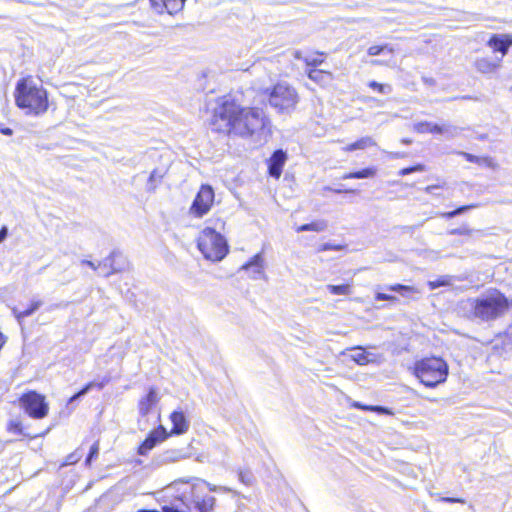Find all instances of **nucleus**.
<instances>
[{
	"label": "nucleus",
	"mask_w": 512,
	"mask_h": 512,
	"mask_svg": "<svg viewBox=\"0 0 512 512\" xmlns=\"http://www.w3.org/2000/svg\"><path fill=\"white\" fill-rule=\"evenodd\" d=\"M471 230L467 227H460L456 229L450 230L449 234L451 235H469Z\"/></svg>",
	"instance_id": "obj_44"
},
{
	"label": "nucleus",
	"mask_w": 512,
	"mask_h": 512,
	"mask_svg": "<svg viewBox=\"0 0 512 512\" xmlns=\"http://www.w3.org/2000/svg\"><path fill=\"white\" fill-rule=\"evenodd\" d=\"M236 512H249V508L244 504H239Z\"/></svg>",
	"instance_id": "obj_56"
},
{
	"label": "nucleus",
	"mask_w": 512,
	"mask_h": 512,
	"mask_svg": "<svg viewBox=\"0 0 512 512\" xmlns=\"http://www.w3.org/2000/svg\"><path fill=\"white\" fill-rule=\"evenodd\" d=\"M164 174H165V172L163 170L154 169L151 172L149 180H148V188L150 190H154L156 188L157 184L160 183L161 180L163 179Z\"/></svg>",
	"instance_id": "obj_30"
},
{
	"label": "nucleus",
	"mask_w": 512,
	"mask_h": 512,
	"mask_svg": "<svg viewBox=\"0 0 512 512\" xmlns=\"http://www.w3.org/2000/svg\"><path fill=\"white\" fill-rule=\"evenodd\" d=\"M182 458H184V453L182 450L169 449V450H166L163 453L159 454L155 458V463L157 465H164V464H169V463L179 461Z\"/></svg>",
	"instance_id": "obj_16"
},
{
	"label": "nucleus",
	"mask_w": 512,
	"mask_h": 512,
	"mask_svg": "<svg viewBox=\"0 0 512 512\" xmlns=\"http://www.w3.org/2000/svg\"><path fill=\"white\" fill-rule=\"evenodd\" d=\"M369 87L377 90L379 93H382V94H387L392 91V89L389 85H384V84L378 83L376 81H371L369 83Z\"/></svg>",
	"instance_id": "obj_37"
},
{
	"label": "nucleus",
	"mask_w": 512,
	"mask_h": 512,
	"mask_svg": "<svg viewBox=\"0 0 512 512\" xmlns=\"http://www.w3.org/2000/svg\"><path fill=\"white\" fill-rule=\"evenodd\" d=\"M197 246L204 258L213 262L221 261L228 253L226 239L211 227H205L201 231Z\"/></svg>",
	"instance_id": "obj_5"
},
{
	"label": "nucleus",
	"mask_w": 512,
	"mask_h": 512,
	"mask_svg": "<svg viewBox=\"0 0 512 512\" xmlns=\"http://www.w3.org/2000/svg\"><path fill=\"white\" fill-rule=\"evenodd\" d=\"M98 453H99V443H98V442H95V443L91 446V448H90V452H89V454H88V456H87V458H86V460H85L86 465H90L91 461H92L95 457H97Z\"/></svg>",
	"instance_id": "obj_39"
},
{
	"label": "nucleus",
	"mask_w": 512,
	"mask_h": 512,
	"mask_svg": "<svg viewBox=\"0 0 512 512\" xmlns=\"http://www.w3.org/2000/svg\"><path fill=\"white\" fill-rule=\"evenodd\" d=\"M332 249H334V250H338V249H340V246H333V245H331V244H329V243H326V244H324V245L322 246V248H321V250H323V251H326V250H332Z\"/></svg>",
	"instance_id": "obj_52"
},
{
	"label": "nucleus",
	"mask_w": 512,
	"mask_h": 512,
	"mask_svg": "<svg viewBox=\"0 0 512 512\" xmlns=\"http://www.w3.org/2000/svg\"><path fill=\"white\" fill-rule=\"evenodd\" d=\"M268 123L262 109L241 107L234 100L222 98L214 109L210 124L216 132L247 138L265 129Z\"/></svg>",
	"instance_id": "obj_1"
},
{
	"label": "nucleus",
	"mask_w": 512,
	"mask_h": 512,
	"mask_svg": "<svg viewBox=\"0 0 512 512\" xmlns=\"http://www.w3.org/2000/svg\"><path fill=\"white\" fill-rule=\"evenodd\" d=\"M478 165H484L491 168H494L495 166L493 159L490 157H480V163H478Z\"/></svg>",
	"instance_id": "obj_46"
},
{
	"label": "nucleus",
	"mask_w": 512,
	"mask_h": 512,
	"mask_svg": "<svg viewBox=\"0 0 512 512\" xmlns=\"http://www.w3.org/2000/svg\"><path fill=\"white\" fill-rule=\"evenodd\" d=\"M168 436L169 433L165 427L159 426L157 429H154L140 445L138 453L140 455H146L148 451L156 446L157 443L164 441Z\"/></svg>",
	"instance_id": "obj_9"
},
{
	"label": "nucleus",
	"mask_w": 512,
	"mask_h": 512,
	"mask_svg": "<svg viewBox=\"0 0 512 512\" xmlns=\"http://www.w3.org/2000/svg\"><path fill=\"white\" fill-rule=\"evenodd\" d=\"M214 202V191L209 185H202L191 207L190 213L195 217H203L209 212Z\"/></svg>",
	"instance_id": "obj_8"
},
{
	"label": "nucleus",
	"mask_w": 512,
	"mask_h": 512,
	"mask_svg": "<svg viewBox=\"0 0 512 512\" xmlns=\"http://www.w3.org/2000/svg\"><path fill=\"white\" fill-rule=\"evenodd\" d=\"M158 396L155 388H150L148 394L139 401V413L146 416L157 404Z\"/></svg>",
	"instance_id": "obj_14"
},
{
	"label": "nucleus",
	"mask_w": 512,
	"mask_h": 512,
	"mask_svg": "<svg viewBox=\"0 0 512 512\" xmlns=\"http://www.w3.org/2000/svg\"><path fill=\"white\" fill-rule=\"evenodd\" d=\"M327 290L333 295H349L351 287L349 284L342 285H327Z\"/></svg>",
	"instance_id": "obj_31"
},
{
	"label": "nucleus",
	"mask_w": 512,
	"mask_h": 512,
	"mask_svg": "<svg viewBox=\"0 0 512 512\" xmlns=\"http://www.w3.org/2000/svg\"><path fill=\"white\" fill-rule=\"evenodd\" d=\"M150 1V5L152 7V9L156 12V13H159L161 14L163 12V9H164V5H163V0H149Z\"/></svg>",
	"instance_id": "obj_41"
},
{
	"label": "nucleus",
	"mask_w": 512,
	"mask_h": 512,
	"mask_svg": "<svg viewBox=\"0 0 512 512\" xmlns=\"http://www.w3.org/2000/svg\"><path fill=\"white\" fill-rule=\"evenodd\" d=\"M308 77L312 81L321 85L328 84L333 79L332 73L319 69L309 70Z\"/></svg>",
	"instance_id": "obj_20"
},
{
	"label": "nucleus",
	"mask_w": 512,
	"mask_h": 512,
	"mask_svg": "<svg viewBox=\"0 0 512 512\" xmlns=\"http://www.w3.org/2000/svg\"><path fill=\"white\" fill-rule=\"evenodd\" d=\"M79 458H80V456L77 455V453L70 454L67 457V463L68 464H73V463L77 462L79 460Z\"/></svg>",
	"instance_id": "obj_49"
},
{
	"label": "nucleus",
	"mask_w": 512,
	"mask_h": 512,
	"mask_svg": "<svg viewBox=\"0 0 512 512\" xmlns=\"http://www.w3.org/2000/svg\"><path fill=\"white\" fill-rule=\"evenodd\" d=\"M440 501L446 502V503H465V500L462 498H454V497H441Z\"/></svg>",
	"instance_id": "obj_47"
},
{
	"label": "nucleus",
	"mask_w": 512,
	"mask_h": 512,
	"mask_svg": "<svg viewBox=\"0 0 512 512\" xmlns=\"http://www.w3.org/2000/svg\"><path fill=\"white\" fill-rule=\"evenodd\" d=\"M403 142L406 143V144L410 143L409 140H403Z\"/></svg>",
	"instance_id": "obj_59"
},
{
	"label": "nucleus",
	"mask_w": 512,
	"mask_h": 512,
	"mask_svg": "<svg viewBox=\"0 0 512 512\" xmlns=\"http://www.w3.org/2000/svg\"><path fill=\"white\" fill-rule=\"evenodd\" d=\"M239 480L246 485H250L252 483V475L250 472L241 471L239 473Z\"/></svg>",
	"instance_id": "obj_42"
},
{
	"label": "nucleus",
	"mask_w": 512,
	"mask_h": 512,
	"mask_svg": "<svg viewBox=\"0 0 512 512\" xmlns=\"http://www.w3.org/2000/svg\"><path fill=\"white\" fill-rule=\"evenodd\" d=\"M186 0H163V5L166 11L173 15L179 11H181L184 8Z\"/></svg>",
	"instance_id": "obj_27"
},
{
	"label": "nucleus",
	"mask_w": 512,
	"mask_h": 512,
	"mask_svg": "<svg viewBox=\"0 0 512 512\" xmlns=\"http://www.w3.org/2000/svg\"><path fill=\"white\" fill-rule=\"evenodd\" d=\"M439 134L444 135L447 139L454 138L459 134V128L452 125H440Z\"/></svg>",
	"instance_id": "obj_34"
},
{
	"label": "nucleus",
	"mask_w": 512,
	"mask_h": 512,
	"mask_svg": "<svg viewBox=\"0 0 512 512\" xmlns=\"http://www.w3.org/2000/svg\"><path fill=\"white\" fill-rule=\"evenodd\" d=\"M242 270L250 271L253 279L264 278V259L261 253L254 255L250 261L242 265Z\"/></svg>",
	"instance_id": "obj_10"
},
{
	"label": "nucleus",
	"mask_w": 512,
	"mask_h": 512,
	"mask_svg": "<svg viewBox=\"0 0 512 512\" xmlns=\"http://www.w3.org/2000/svg\"><path fill=\"white\" fill-rule=\"evenodd\" d=\"M109 382V378H104L103 381L101 382H89L88 384H86L79 392H77L76 394H74L70 399H69V404H72L73 402H75L76 400H78L79 398H81L82 396L86 395L93 387H97L99 390L103 389V387Z\"/></svg>",
	"instance_id": "obj_21"
},
{
	"label": "nucleus",
	"mask_w": 512,
	"mask_h": 512,
	"mask_svg": "<svg viewBox=\"0 0 512 512\" xmlns=\"http://www.w3.org/2000/svg\"><path fill=\"white\" fill-rule=\"evenodd\" d=\"M386 50L389 51L390 53L394 52V49L392 47H390L388 44H385L382 46H379V45L370 46L367 50V53L370 56H377Z\"/></svg>",
	"instance_id": "obj_35"
},
{
	"label": "nucleus",
	"mask_w": 512,
	"mask_h": 512,
	"mask_svg": "<svg viewBox=\"0 0 512 512\" xmlns=\"http://www.w3.org/2000/svg\"><path fill=\"white\" fill-rule=\"evenodd\" d=\"M20 405L25 412L34 419H42L47 416L49 406L45 397L36 391H29L19 399Z\"/></svg>",
	"instance_id": "obj_7"
},
{
	"label": "nucleus",
	"mask_w": 512,
	"mask_h": 512,
	"mask_svg": "<svg viewBox=\"0 0 512 512\" xmlns=\"http://www.w3.org/2000/svg\"><path fill=\"white\" fill-rule=\"evenodd\" d=\"M375 299L378 300V301H391V302H397L398 301V298L396 296H393V295H389V294H386V293H381V292H377L375 294Z\"/></svg>",
	"instance_id": "obj_40"
},
{
	"label": "nucleus",
	"mask_w": 512,
	"mask_h": 512,
	"mask_svg": "<svg viewBox=\"0 0 512 512\" xmlns=\"http://www.w3.org/2000/svg\"><path fill=\"white\" fill-rule=\"evenodd\" d=\"M414 130L418 133H436L441 130L440 125L430 122H419L414 125Z\"/></svg>",
	"instance_id": "obj_26"
},
{
	"label": "nucleus",
	"mask_w": 512,
	"mask_h": 512,
	"mask_svg": "<svg viewBox=\"0 0 512 512\" xmlns=\"http://www.w3.org/2000/svg\"><path fill=\"white\" fill-rule=\"evenodd\" d=\"M286 153L282 150H276L269 160V174L272 177L279 178L282 173V167L286 161Z\"/></svg>",
	"instance_id": "obj_13"
},
{
	"label": "nucleus",
	"mask_w": 512,
	"mask_h": 512,
	"mask_svg": "<svg viewBox=\"0 0 512 512\" xmlns=\"http://www.w3.org/2000/svg\"><path fill=\"white\" fill-rule=\"evenodd\" d=\"M9 431H12V432H16V433H21L22 432V428H21V424L19 422H14V421H11L9 423Z\"/></svg>",
	"instance_id": "obj_48"
},
{
	"label": "nucleus",
	"mask_w": 512,
	"mask_h": 512,
	"mask_svg": "<svg viewBox=\"0 0 512 512\" xmlns=\"http://www.w3.org/2000/svg\"><path fill=\"white\" fill-rule=\"evenodd\" d=\"M117 255L118 254L116 252H112L108 257H106L102 262L98 264L101 275L108 277L118 271V269L114 267V259Z\"/></svg>",
	"instance_id": "obj_18"
},
{
	"label": "nucleus",
	"mask_w": 512,
	"mask_h": 512,
	"mask_svg": "<svg viewBox=\"0 0 512 512\" xmlns=\"http://www.w3.org/2000/svg\"><path fill=\"white\" fill-rule=\"evenodd\" d=\"M0 132H1L3 135H6V136H11V135L13 134L12 129H10V128H8V127L1 128V129H0Z\"/></svg>",
	"instance_id": "obj_53"
},
{
	"label": "nucleus",
	"mask_w": 512,
	"mask_h": 512,
	"mask_svg": "<svg viewBox=\"0 0 512 512\" xmlns=\"http://www.w3.org/2000/svg\"><path fill=\"white\" fill-rule=\"evenodd\" d=\"M352 407L357 408V409H361V410H365V411L377 412L379 414H387V415H392L393 414L392 411L389 410L386 407L363 405L360 402H353Z\"/></svg>",
	"instance_id": "obj_28"
},
{
	"label": "nucleus",
	"mask_w": 512,
	"mask_h": 512,
	"mask_svg": "<svg viewBox=\"0 0 512 512\" xmlns=\"http://www.w3.org/2000/svg\"><path fill=\"white\" fill-rule=\"evenodd\" d=\"M295 58L297 59H302V56H301V52L300 51H296L295 54H294Z\"/></svg>",
	"instance_id": "obj_57"
},
{
	"label": "nucleus",
	"mask_w": 512,
	"mask_h": 512,
	"mask_svg": "<svg viewBox=\"0 0 512 512\" xmlns=\"http://www.w3.org/2000/svg\"><path fill=\"white\" fill-rule=\"evenodd\" d=\"M351 359L359 365H366L375 361V355L363 350L362 347L352 349Z\"/></svg>",
	"instance_id": "obj_17"
},
{
	"label": "nucleus",
	"mask_w": 512,
	"mask_h": 512,
	"mask_svg": "<svg viewBox=\"0 0 512 512\" xmlns=\"http://www.w3.org/2000/svg\"><path fill=\"white\" fill-rule=\"evenodd\" d=\"M327 225L324 221L319 222H313L309 224H303L297 228L298 232H304V231H316V232H322L326 229Z\"/></svg>",
	"instance_id": "obj_29"
},
{
	"label": "nucleus",
	"mask_w": 512,
	"mask_h": 512,
	"mask_svg": "<svg viewBox=\"0 0 512 512\" xmlns=\"http://www.w3.org/2000/svg\"><path fill=\"white\" fill-rule=\"evenodd\" d=\"M474 207H476V205L461 206L453 211L442 213L441 216H443L445 218H454V217H456Z\"/></svg>",
	"instance_id": "obj_36"
},
{
	"label": "nucleus",
	"mask_w": 512,
	"mask_h": 512,
	"mask_svg": "<svg viewBox=\"0 0 512 512\" xmlns=\"http://www.w3.org/2000/svg\"><path fill=\"white\" fill-rule=\"evenodd\" d=\"M447 363L438 357L425 358L418 361L414 367L415 376L426 387L434 388L446 381L448 376Z\"/></svg>",
	"instance_id": "obj_4"
},
{
	"label": "nucleus",
	"mask_w": 512,
	"mask_h": 512,
	"mask_svg": "<svg viewBox=\"0 0 512 512\" xmlns=\"http://www.w3.org/2000/svg\"><path fill=\"white\" fill-rule=\"evenodd\" d=\"M195 491L196 490H191L194 508L199 512H211L215 504V498L210 495L200 498L195 495Z\"/></svg>",
	"instance_id": "obj_15"
},
{
	"label": "nucleus",
	"mask_w": 512,
	"mask_h": 512,
	"mask_svg": "<svg viewBox=\"0 0 512 512\" xmlns=\"http://www.w3.org/2000/svg\"><path fill=\"white\" fill-rule=\"evenodd\" d=\"M389 291L399 292L403 297H410L412 294H419L420 291L413 286H406L402 284L389 285L386 287Z\"/></svg>",
	"instance_id": "obj_23"
},
{
	"label": "nucleus",
	"mask_w": 512,
	"mask_h": 512,
	"mask_svg": "<svg viewBox=\"0 0 512 512\" xmlns=\"http://www.w3.org/2000/svg\"><path fill=\"white\" fill-rule=\"evenodd\" d=\"M510 90L512 91V87L510 88Z\"/></svg>",
	"instance_id": "obj_60"
},
{
	"label": "nucleus",
	"mask_w": 512,
	"mask_h": 512,
	"mask_svg": "<svg viewBox=\"0 0 512 512\" xmlns=\"http://www.w3.org/2000/svg\"><path fill=\"white\" fill-rule=\"evenodd\" d=\"M441 188L440 185H430L425 188L427 193H432L434 189Z\"/></svg>",
	"instance_id": "obj_55"
},
{
	"label": "nucleus",
	"mask_w": 512,
	"mask_h": 512,
	"mask_svg": "<svg viewBox=\"0 0 512 512\" xmlns=\"http://www.w3.org/2000/svg\"><path fill=\"white\" fill-rule=\"evenodd\" d=\"M304 61L308 66L316 67L323 62V59H320L318 57H306L304 58Z\"/></svg>",
	"instance_id": "obj_43"
},
{
	"label": "nucleus",
	"mask_w": 512,
	"mask_h": 512,
	"mask_svg": "<svg viewBox=\"0 0 512 512\" xmlns=\"http://www.w3.org/2000/svg\"><path fill=\"white\" fill-rule=\"evenodd\" d=\"M14 97L17 107L24 110L27 115L41 116L49 108L46 89L31 77L18 80Z\"/></svg>",
	"instance_id": "obj_3"
},
{
	"label": "nucleus",
	"mask_w": 512,
	"mask_h": 512,
	"mask_svg": "<svg viewBox=\"0 0 512 512\" xmlns=\"http://www.w3.org/2000/svg\"><path fill=\"white\" fill-rule=\"evenodd\" d=\"M81 264L83 265H88L90 268H92L93 270H97L99 269L98 265H96L94 262L92 261H89V260H82L81 261Z\"/></svg>",
	"instance_id": "obj_51"
},
{
	"label": "nucleus",
	"mask_w": 512,
	"mask_h": 512,
	"mask_svg": "<svg viewBox=\"0 0 512 512\" xmlns=\"http://www.w3.org/2000/svg\"><path fill=\"white\" fill-rule=\"evenodd\" d=\"M488 46L494 51L501 52L502 55H506L510 46H512L511 35H493L488 41Z\"/></svg>",
	"instance_id": "obj_12"
},
{
	"label": "nucleus",
	"mask_w": 512,
	"mask_h": 512,
	"mask_svg": "<svg viewBox=\"0 0 512 512\" xmlns=\"http://www.w3.org/2000/svg\"><path fill=\"white\" fill-rule=\"evenodd\" d=\"M425 170V166L422 164H417L412 167L403 168L399 171V175L405 176L413 172H422Z\"/></svg>",
	"instance_id": "obj_38"
},
{
	"label": "nucleus",
	"mask_w": 512,
	"mask_h": 512,
	"mask_svg": "<svg viewBox=\"0 0 512 512\" xmlns=\"http://www.w3.org/2000/svg\"><path fill=\"white\" fill-rule=\"evenodd\" d=\"M372 146H376V142L374 141V139L372 137L366 136V137L360 138L359 140H357L354 143L347 145L346 147L343 148V150L346 152H351L354 150H363V149H366L367 147H372Z\"/></svg>",
	"instance_id": "obj_22"
},
{
	"label": "nucleus",
	"mask_w": 512,
	"mask_h": 512,
	"mask_svg": "<svg viewBox=\"0 0 512 512\" xmlns=\"http://www.w3.org/2000/svg\"><path fill=\"white\" fill-rule=\"evenodd\" d=\"M8 235V228L6 226H3L0 229V243H2Z\"/></svg>",
	"instance_id": "obj_50"
},
{
	"label": "nucleus",
	"mask_w": 512,
	"mask_h": 512,
	"mask_svg": "<svg viewBox=\"0 0 512 512\" xmlns=\"http://www.w3.org/2000/svg\"><path fill=\"white\" fill-rule=\"evenodd\" d=\"M461 156H463L467 161L472 163H480V157L475 156L473 154L467 153V152H459Z\"/></svg>",
	"instance_id": "obj_45"
},
{
	"label": "nucleus",
	"mask_w": 512,
	"mask_h": 512,
	"mask_svg": "<svg viewBox=\"0 0 512 512\" xmlns=\"http://www.w3.org/2000/svg\"><path fill=\"white\" fill-rule=\"evenodd\" d=\"M376 175V168L368 167L361 171L357 172H351L348 174H345L342 178L343 179H364V178H371Z\"/></svg>",
	"instance_id": "obj_25"
},
{
	"label": "nucleus",
	"mask_w": 512,
	"mask_h": 512,
	"mask_svg": "<svg viewBox=\"0 0 512 512\" xmlns=\"http://www.w3.org/2000/svg\"><path fill=\"white\" fill-rule=\"evenodd\" d=\"M298 102L297 91L286 82L277 83L269 93V104L279 113H291Z\"/></svg>",
	"instance_id": "obj_6"
},
{
	"label": "nucleus",
	"mask_w": 512,
	"mask_h": 512,
	"mask_svg": "<svg viewBox=\"0 0 512 512\" xmlns=\"http://www.w3.org/2000/svg\"><path fill=\"white\" fill-rule=\"evenodd\" d=\"M7 342V336H5L2 332H0V350Z\"/></svg>",
	"instance_id": "obj_54"
},
{
	"label": "nucleus",
	"mask_w": 512,
	"mask_h": 512,
	"mask_svg": "<svg viewBox=\"0 0 512 512\" xmlns=\"http://www.w3.org/2000/svg\"><path fill=\"white\" fill-rule=\"evenodd\" d=\"M42 304H43V302L41 300H33L31 302L30 306L26 310L19 311L17 308H13L12 313L15 316V318L17 319V321L21 324L22 320L25 317L31 316L34 312H36L42 306Z\"/></svg>",
	"instance_id": "obj_19"
},
{
	"label": "nucleus",
	"mask_w": 512,
	"mask_h": 512,
	"mask_svg": "<svg viewBox=\"0 0 512 512\" xmlns=\"http://www.w3.org/2000/svg\"><path fill=\"white\" fill-rule=\"evenodd\" d=\"M475 66L481 73H492L499 67V64L493 63L487 58H481L475 62Z\"/></svg>",
	"instance_id": "obj_24"
},
{
	"label": "nucleus",
	"mask_w": 512,
	"mask_h": 512,
	"mask_svg": "<svg viewBox=\"0 0 512 512\" xmlns=\"http://www.w3.org/2000/svg\"><path fill=\"white\" fill-rule=\"evenodd\" d=\"M452 285V277L451 276H442L437 280L429 281L428 286L431 290H434L436 288L442 287V286H450Z\"/></svg>",
	"instance_id": "obj_33"
},
{
	"label": "nucleus",
	"mask_w": 512,
	"mask_h": 512,
	"mask_svg": "<svg viewBox=\"0 0 512 512\" xmlns=\"http://www.w3.org/2000/svg\"><path fill=\"white\" fill-rule=\"evenodd\" d=\"M170 420L173 424V427L169 435H181L188 431L190 424L182 411L172 412L170 415Z\"/></svg>",
	"instance_id": "obj_11"
},
{
	"label": "nucleus",
	"mask_w": 512,
	"mask_h": 512,
	"mask_svg": "<svg viewBox=\"0 0 512 512\" xmlns=\"http://www.w3.org/2000/svg\"><path fill=\"white\" fill-rule=\"evenodd\" d=\"M467 318L491 322L503 317L509 310V300L497 289H489L463 303Z\"/></svg>",
	"instance_id": "obj_2"
},
{
	"label": "nucleus",
	"mask_w": 512,
	"mask_h": 512,
	"mask_svg": "<svg viewBox=\"0 0 512 512\" xmlns=\"http://www.w3.org/2000/svg\"><path fill=\"white\" fill-rule=\"evenodd\" d=\"M372 64L377 65V64H380V62L378 60H374V61H372Z\"/></svg>",
	"instance_id": "obj_58"
},
{
	"label": "nucleus",
	"mask_w": 512,
	"mask_h": 512,
	"mask_svg": "<svg viewBox=\"0 0 512 512\" xmlns=\"http://www.w3.org/2000/svg\"><path fill=\"white\" fill-rule=\"evenodd\" d=\"M196 482L192 484L191 490H199L203 486H206L210 491H229V489L225 487H216L214 485H211L210 483H207L200 479H194Z\"/></svg>",
	"instance_id": "obj_32"
}]
</instances>
